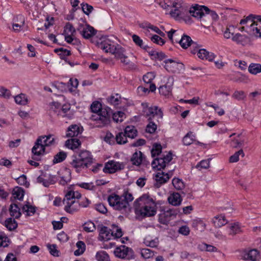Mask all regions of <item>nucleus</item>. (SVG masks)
Listing matches in <instances>:
<instances>
[{
  "label": "nucleus",
  "mask_w": 261,
  "mask_h": 261,
  "mask_svg": "<svg viewBox=\"0 0 261 261\" xmlns=\"http://www.w3.org/2000/svg\"><path fill=\"white\" fill-rule=\"evenodd\" d=\"M59 177L60 179L59 184L64 186L68 183L71 179L70 170L67 168L60 169L58 172Z\"/></svg>",
  "instance_id": "nucleus-17"
},
{
  "label": "nucleus",
  "mask_w": 261,
  "mask_h": 261,
  "mask_svg": "<svg viewBox=\"0 0 261 261\" xmlns=\"http://www.w3.org/2000/svg\"><path fill=\"white\" fill-rule=\"evenodd\" d=\"M95 257L98 261H109V256L104 251L97 252Z\"/></svg>",
  "instance_id": "nucleus-52"
},
{
  "label": "nucleus",
  "mask_w": 261,
  "mask_h": 261,
  "mask_svg": "<svg viewBox=\"0 0 261 261\" xmlns=\"http://www.w3.org/2000/svg\"><path fill=\"white\" fill-rule=\"evenodd\" d=\"M93 114L90 117L92 124L96 127H103L110 122V111L109 108H102L98 101H95L91 106Z\"/></svg>",
  "instance_id": "nucleus-2"
},
{
  "label": "nucleus",
  "mask_w": 261,
  "mask_h": 261,
  "mask_svg": "<svg viewBox=\"0 0 261 261\" xmlns=\"http://www.w3.org/2000/svg\"><path fill=\"white\" fill-rule=\"evenodd\" d=\"M99 237L101 240L107 241L114 237L113 231L108 227L102 226L99 230Z\"/></svg>",
  "instance_id": "nucleus-20"
},
{
  "label": "nucleus",
  "mask_w": 261,
  "mask_h": 261,
  "mask_svg": "<svg viewBox=\"0 0 261 261\" xmlns=\"http://www.w3.org/2000/svg\"><path fill=\"white\" fill-rule=\"evenodd\" d=\"M165 68L169 72L179 73L184 70V65L172 59H167L164 61Z\"/></svg>",
  "instance_id": "nucleus-10"
},
{
  "label": "nucleus",
  "mask_w": 261,
  "mask_h": 261,
  "mask_svg": "<svg viewBox=\"0 0 261 261\" xmlns=\"http://www.w3.org/2000/svg\"><path fill=\"white\" fill-rule=\"evenodd\" d=\"M93 156L88 150H82L71 156L69 164L77 172L88 168L93 163Z\"/></svg>",
  "instance_id": "nucleus-3"
},
{
  "label": "nucleus",
  "mask_w": 261,
  "mask_h": 261,
  "mask_svg": "<svg viewBox=\"0 0 261 261\" xmlns=\"http://www.w3.org/2000/svg\"><path fill=\"white\" fill-rule=\"evenodd\" d=\"M16 180L19 185L24 186L27 188H28L30 186L29 182L27 181V176L24 174L16 178Z\"/></svg>",
  "instance_id": "nucleus-56"
},
{
  "label": "nucleus",
  "mask_w": 261,
  "mask_h": 261,
  "mask_svg": "<svg viewBox=\"0 0 261 261\" xmlns=\"http://www.w3.org/2000/svg\"><path fill=\"white\" fill-rule=\"evenodd\" d=\"M145 156L141 151H136L133 153L130 161L134 165L139 166L142 163Z\"/></svg>",
  "instance_id": "nucleus-25"
},
{
  "label": "nucleus",
  "mask_w": 261,
  "mask_h": 261,
  "mask_svg": "<svg viewBox=\"0 0 261 261\" xmlns=\"http://www.w3.org/2000/svg\"><path fill=\"white\" fill-rule=\"evenodd\" d=\"M226 229L228 234L232 236L239 233L241 231L240 227L237 224H232L227 226Z\"/></svg>",
  "instance_id": "nucleus-39"
},
{
  "label": "nucleus",
  "mask_w": 261,
  "mask_h": 261,
  "mask_svg": "<svg viewBox=\"0 0 261 261\" xmlns=\"http://www.w3.org/2000/svg\"><path fill=\"white\" fill-rule=\"evenodd\" d=\"M17 19L20 20V23H15L13 24V29L15 32H20L24 25V18L22 15L17 16Z\"/></svg>",
  "instance_id": "nucleus-42"
},
{
  "label": "nucleus",
  "mask_w": 261,
  "mask_h": 261,
  "mask_svg": "<svg viewBox=\"0 0 261 261\" xmlns=\"http://www.w3.org/2000/svg\"><path fill=\"white\" fill-rule=\"evenodd\" d=\"M155 74L153 72H150L147 73L143 77V81L146 84H150L152 81L154 79Z\"/></svg>",
  "instance_id": "nucleus-64"
},
{
  "label": "nucleus",
  "mask_w": 261,
  "mask_h": 261,
  "mask_svg": "<svg viewBox=\"0 0 261 261\" xmlns=\"http://www.w3.org/2000/svg\"><path fill=\"white\" fill-rule=\"evenodd\" d=\"M212 221L214 225L216 227H221L227 223V221L225 216L222 215L214 217Z\"/></svg>",
  "instance_id": "nucleus-28"
},
{
  "label": "nucleus",
  "mask_w": 261,
  "mask_h": 261,
  "mask_svg": "<svg viewBox=\"0 0 261 261\" xmlns=\"http://www.w3.org/2000/svg\"><path fill=\"white\" fill-rule=\"evenodd\" d=\"M124 134L126 137L134 138L137 135V130L134 126H127L124 129Z\"/></svg>",
  "instance_id": "nucleus-38"
},
{
  "label": "nucleus",
  "mask_w": 261,
  "mask_h": 261,
  "mask_svg": "<svg viewBox=\"0 0 261 261\" xmlns=\"http://www.w3.org/2000/svg\"><path fill=\"white\" fill-rule=\"evenodd\" d=\"M172 185L177 190H181L185 187L184 182L178 178H174L172 179Z\"/></svg>",
  "instance_id": "nucleus-48"
},
{
  "label": "nucleus",
  "mask_w": 261,
  "mask_h": 261,
  "mask_svg": "<svg viewBox=\"0 0 261 261\" xmlns=\"http://www.w3.org/2000/svg\"><path fill=\"white\" fill-rule=\"evenodd\" d=\"M9 212L10 215L15 219H18L21 216V213L20 212V208L18 205L16 204H12L10 205L9 208Z\"/></svg>",
  "instance_id": "nucleus-36"
},
{
  "label": "nucleus",
  "mask_w": 261,
  "mask_h": 261,
  "mask_svg": "<svg viewBox=\"0 0 261 261\" xmlns=\"http://www.w3.org/2000/svg\"><path fill=\"white\" fill-rule=\"evenodd\" d=\"M210 159L202 160L199 163H198V164L196 165V168L199 170H201L202 169H207L210 167Z\"/></svg>",
  "instance_id": "nucleus-62"
},
{
  "label": "nucleus",
  "mask_w": 261,
  "mask_h": 261,
  "mask_svg": "<svg viewBox=\"0 0 261 261\" xmlns=\"http://www.w3.org/2000/svg\"><path fill=\"white\" fill-rule=\"evenodd\" d=\"M173 79L172 77L168 79L167 83L159 88V93L164 96H168L171 94Z\"/></svg>",
  "instance_id": "nucleus-19"
},
{
  "label": "nucleus",
  "mask_w": 261,
  "mask_h": 261,
  "mask_svg": "<svg viewBox=\"0 0 261 261\" xmlns=\"http://www.w3.org/2000/svg\"><path fill=\"white\" fill-rule=\"evenodd\" d=\"M142 105L143 108V115L148 118V121L151 120L154 117H157L160 119L163 118V113L161 108L157 106L149 107L147 103H143Z\"/></svg>",
  "instance_id": "nucleus-9"
},
{
  "label": "nucleus",
  "mask_w": 261,
  "mask_h": 261,
  "mask_svg": "<svg viewBox=\"0 0 261 261\" xmlns=\"http://www.w3.org/2000/svg\"><path fill=\"white\" fill-rule=\"evenodd\" d=\"M13 195L15 198L22 200L24 196V191L21 188L16 187L13 190Z\"/></svg>",
  "instance_id": "nucleus-51"
},
{
  "label": "nucleus",
  "mask_w": 261,
  "mask_h": 261,
  "mask_svg": "<svg viewBox=\"0 0 261 261\" xmlns=\"http://www.w3.org/2000/svg\"><path fill=\"white\" fill-rule=\"evenodd\" d=\"M67 157V153L64 151H60L57 153L53 159V162L54 164L61 163L64 161Z\"/></svg>",
  "instance_id": "nucleus-45"
},
{
  "label": "nucleus",
  "mask_w": 261,
  "mask_h": 261,
  "mask_svg": "<svg viewBox=\"0 0 261 261\" xmlns=\"http://www.w3.org/2000/svg\"><path fill=\"white\" fill-rule=\"evenodd\" d=\"M198 57L201 60H206L212 61L215 58L214 54L208 51L204 48H201L197 54Z\"/></svg>",
  "instance_id": "nucleus-22"
},
{
  "label": "nucleus",
  "mask_w": 261,
  "mask_h": 261,
  "mask_svg": "<svg viewBox=\"0 0 261 261\" xmlns=\"http://www.w3.org/2000/svg\"><path fill=\"white\" fill-rule=\"evenodd\" d=\"M246 97L245 93L243 91L236 90L232 95V97L238 100H243L245 99Z\"/></svg>",
  "instance_id": "nucleus-54"
},
{
  "label": "nucleus",
  "mask_w": 261,
  "mask_h": 261,
  "mask_svg": "<svg viewBox=\"0 0 261 261\" xmlns=\"http://www.w3.org/2000/svg\"><path fill=\"white\" fill-rule=\"evenodd\" d=\"M61 108V105L58 102H52L49 104L48 111L50 113L59 115L60 110Z\"/></svg>",
  "instance_id": "nucleus-35"
},
{
  "label": "nucleus",
  "mask_w": 261,
  "mask_h": 261,
  "mask_svg": "<svg viewBox=\"0 0 261 261\" xmlns=\"http://www.w3.org/2000/svg\"><path fill=\"white\" fill-rule=\"evenodd\" d=\"M97 46L99 48L105 50L106 53H109L112 55L114 54V46L111 43V41L108 39H104L100 42H97Z\"/></svg>",
  "instance_id": "nucleus-21"
},
{
  "label": "nucleus",
  "mask_w": 261,
  "mask_h": 261,
  "mask_svg": "<svg viewBox=\"0 0 261 261\" xmlns=\"http://www.w3.org/2000/svg\"><path fill=\"white\" fill-rule=\"evenodd\" d=\"M16 103L21 105H26L28 102L27 96L24 94H20L14 97Z\"/></svg>",
  "instance_id": "nucleus-46"
},
{
  "label": "nucleus",
  "mask_w": 261,
  "mask_h": 261,
  "mask_svg": "<svg viewBox=\"0 0 261 261\" xmlns=\"http://www.w3.org/2000/svg\"><path fill=\"white\" fill-rule=\"evenodd\" d=\"M38 138H41L42 145L45 148L46 146L54 145L56 143V139L52 135L40 136Z\"/></svg>",
  "instance_id": "nucleus-26"
},
{
  "label": "nucleus",
  "mask_w": 261,
  "mask_h": 261,
  "mask_svg": "<svg viewBox=\"0 0 261 261\" xmlns=\"http://www.w3.org/2000/svg\"><path fill=\"white\" fill-rule=\"evenodd\" d=\"M192 42L193 41L191 37L186 35H184L180 40L178 41L180 45L185 49L190 47Z\"/></svg>",
  "instance_id": "nucleus-33"
},
{
  "label": "nucleus",
  "mask_w": 261,
  "mask_h": 261,
  "mask_svg": "<svg viewBox=\"0 0 261 261\" xmlns=\"http://www.w3.org/2000/svg\"><path fill=\"white\" fill-rule=\"evenodd\" d=\"M103 171L105 173H114V162L111 161L107 163L103 169Z\"/></svg>",
  "instance_id": "nucleus-53"
},
{
  "label": "nucleus",
  "mask_w": 261,
  "mask_h": 261,
  "mask_svg": "<svg viewBox=\"0 0 261 261\" xmlns=\"http://www.w3.org/2000/svg\"><path fill=\"white\" fill-rule=\"evenodd\" d=\"M45 148L42 145L41 138H38L32 149V159L36 161L40 160L41 156L45 152Z\"/></svg>",
  "instance_id": "nucleus-13"
},
{
  "label": "nucleus",
  "mask_w": 261,
  "mask_h": 261,
  "mask_svg": "<svg viewBox=\"0 0 261 261\" xmlns=\"http://www.w3.org/2000/svg\"><path fill=\"white\" fill-rule=\"evenodd\" d=\"M77 31L85 39L90 38L95 35L96 33V31L92 27L83 24H79Z\"/></svg>",
  "instance_id": "nucleus-15"
},
{
  "label": "nucleus",
  "mask_w": 261,
  "mask_h": 261,
  "mask_svg": "<svg viewBox=\"0 0 261 261\" xmlns=\"http://www.w3.org/2000/svg\"><path fill=\"white\" fill-rule=\"evenodd\" d=\"M75 33V30L72 24L69 22L67 23L64 27L63 34H70L71 35H74Z\"/></svg>",
  "instance_id": "nucleus-58"
},
{
  "label": "nucleus",
  "mask_w": 261,
  "mask_h": 261,
  "mask_svg": "<svg viewBox=\"0 0 261 261\" xmlns=\"http://www.w3.org/2000/svg\"><path fill=\"white\" fill-rule=\"evenodd\" d=\"M172 176V171H169L165 173L163 171L157 172L154 176V179L156 181L154 184L157 188L160 187L162 185L167 182L169 178Z\"/></svg>",
  "instance_id": "nucleus-14"
},
{
  "label": "nucleus",
  "mask_w": 261,
  "mask_h": 261,
  "mask_svg": "<svg viewBox=\"0 0 261 261\" xmlns=\"http://www.w3.org/2000/svg\"><path fill=\"white\" fill-rule=\"evenodd\" d=\"M149 121V122L146 127V132L149 134H153L156 131L157 125L155 123L151 121V120Z\"/></svg>",
  "instance_id": "nucleus-61"
},
{
  "label": "nucleus",
  "mask_w": 261,
  "mask_h": 261,
  "mask_svg": "<svg viewBox=\"0 0 261 261\" xmlns=\"http://www.w3.org/2000/svg\"><path fill=\"white\" fill-rule=\"evenodd\" d=\"M57 178L54 175H47L46 174H42L39 176L37 179V183L42 184L45 187H48L51 185L55 184L57 181Z\"/></svg>",
  "instance_id": "nucleus-16"
},
{
  "label": "nucleus",
  "mask_w": 261,
  "mask_h": 261,
  "mask_svg": "<svg viewBox=\"0 0 261 261\" xmlns=\"http://www.w3.org/2000/svg\"><path fill=\"white\" fill-rule=\"evenodd\" d=\"M84 230L88 232H93L95 230V226L91 221H88L83 225Z\"/></svg>",
  "instance_id": "nucleus-60"
},
{
  "label": "nucleus",
  "mask_w": 261,
  "mask_h": 261,
  "mask_svg": "<svg viewBox=\"0 0 261 261\" xmlns=\"http://www.w3.org/2000/svg\"><path fill=\"white\" fill-rule=\"evenodd\" d=\"M143 243L146 246L153 248L158 245L159 241L156 238L152 239L150 236H147L144 239Z\"/></svg>",
  "instance_id": "nucleus-37"
},
{
  "label": "nucleus",
  "mask_w": 261,
  "mask_h": 261,
  "mask_svg": "<svg viewBox=\"0 0 261 261\" xmlns=\"http://www.w3.org/2000/svg\"><path fill=\"white\" fill-rule=\"evenodd\" d=\"M5 226L9 230H12L17 227V223L12 218L7 219L5 221Z\"/></svg>",
  "instance_id": "nucleus-44"
},
{
  "label": "nucleus",
  "mask_w": 261,
  "mask_h": 261,
  "mask_svg": "<svg viewBox=\"0 0 261 261\" xmlns=\"http://www.w3.org/2000/svg\"><path fill=\"white\" fill-rule=\"evenodd\" d=\"M253 18V15L250 14L241 20L240 24L246 25V32L250 35L261 38V21L255 22Z\"/></svg>",
  "instance_id": "nucleus-6"
},
{
  "label": "nucleus",
  "mask_w": 261,
  "mask_h": 261,
  "mask_svg": "<svg viewBox=\"0 0 261 261\" xmlns=\"http://www.w3.org/2000/svg\"><path fill=\"white\" fill-rule=\"evenodd\" d=\"M249 72L252 74H256L261 72V64L251 63L248 67Z\"/></svg>",
  "instance_id": "nucleus-43"
},
{
  "label": "nucleus",
  "mask_w": 261,
  "mask_h": 261,
  "mask_svg": "<svg viewBox=\"0 0 261 261\" xmlns=\"http://www.w3.org/2000/svg\"><path fill=\"white\" fill-rule=\"evenodd\" d=\"M118 245H115V246H117L115 248V256L120 258H124L128 254L129 248L125 245L118 246Z\"/></svg>",
  "instance_id": "nucleus-23"
},
{
  "label": "nucleus",
  "mask_w": 261,
  "mask_h": 261,
  "mask_svg": "<svg viewBox=\"0 0 261 261\" xmlns=\"http://www.w3.org/2000/svg\"><path fill=\"white\" fill-rule=\"evenodd\" d=\"M55 51L58 54L60 58L62 59H65L67 56L70 55V51L63 48H57L55 49Z\"/></svg>",
  "instance_id": "nucleus-50"
},
{
  "label": "nucleus",
  "mask_w": 261,
  "mask_h": 261,
  "mask_svg": "<svg viewBox=\"0 0 261 261\" xmlns=\"http://www.w3.org/2000/svg\"><path fill=\"white\" fill-rule=\"evenodd\" d=\"M141 256L145 259H148L152 257L154 255V252L151 250L147 248H144L141 249Z\"/></svg>",
  "instance_id": "nucleus-49"
},
{
  "label": "nucleus",
  "mask_w": 261,
  "mask_h": 261,
  "mask_svg": "<svg viewBox=\"0 0 261 261\" xmlns=\"http://www.w3.org/2000/svg\"><path fill=\"white\" fill-rule=\"evenodd\" d=\"M188 5L182 0H174L172 4L170 14L176 20H183L186 23H190L192 21L188 15Z\"/></svg>",
  "instance_id": "nucleus-4"
},
{
  "label": "nucleus",
  "mask_w": 261,
  "mask_h": 261,
  "mask_svg": "<svg viewBox=\"0 0 261 261\" xmlns=\"http://www.w3.org/2000/svg\"><path fill=\"white\" fill-rule=\"evenodd\" d=\"M209 12L210 9L208 7L198 4L193 6L189 10L188 9V14L190 13L192 16L197 19H200L205 14H208Z\"/></svg>",
  "instance_id": "nucleus-11"
},
{
  "label": "nucleus",
  "mask_w": 261,
  "mask_h": 261,
  "mask_svg": "<svg viewBox=\"0 0 261 261\" xmlns=\"http://www.w3.org/2000/svg\"><path fill=\"white\" fill-rule=\"evenodd\" d=\"M115 59L120 61L122 66L128 69L137 68V66L128 59L125 49L119 45L115 46Z\"/></svg>",
  "instance_id": "nucleus-8"
},
{
  "label": "nucleus",
  "mask_w": 261,
  "mask_h": 261,
  "mask_svg": "<svg viewBox=\"0 0 261 261\" xmlns=\"http://www.w3.org/2000/svg\"><path fill=\"white\" fill-rule=\"evenodd\" d=\"M182 198L178 193L174 192L170 195L168 201L170 204L173 206L179 205L182 201Z\"/></svg>",
  "instance_id": "nucleus-24"
},
{
  "label": "nucleus",
  "mask_w": 261,
  "mask_h": 261,
  "mask_svg": "<svg viewBox=\"0 0 261 261\" xmlns=\"http://www.w3.org/2000/svg\"><path fill=\"white\" fill-rule=\"evenodd\" d=\"M115 229V245L119 244L120 243L124 244L125 242L128 240V238H121L122 236H123V232L121 229L118 228V227L116 225Z\"/></svg>",
  "instance_id": "nucleus-27"
},
{
  "label": "nucleus",
  "mask_w": 261,
  "mask_h": 261,
  "mask_svg": "<svg viewBox=\"0 0 261 261\" xmlns=\"http://www.w3.org/2000/svg\"><path fill=\"white\" fill-rule=\"evenodd\" d=\"M177 214L178 211L175 209L162 210L159 215V221L163 224H166L175 218Z\"/></svg>",
  "instance_id": "nucleus-12"
},
{
  "label": "nucleus",
  "mask_w": 261,
  "mask_h": 261,
  "mask_svg": "<svg viewBox=\"0 0 261 261\" xmlns=\"http://www.w3.org/2000/svg\"><path fill=\"white\" fill-rule=\"evenodd\" d=\"M195 141H196V136L192 132L188 133L182 138V143L186 146H189Z\"/></svg>",
  "instance_id": "nucleus-29"
},
{
  "label": "nucleus",
  "mask_w": 261,
  "mask_h": 261,
  "mask_svg": "<svg viewBox=\"0 0 261 261\" xmlns=\"http://www.w3.org/2000/svg\"><path fill=\"white\" fill-rule=\"evenodd\" d=\"M151 165L153 168H156L159 170L166 166V164L162 157L154 159L152 162Z\"/></svg>",
  "instance_id": "nucleus-31"
},
{
  "label": "nucleus",
  "mask_w": 261,
  "mask_h": 261,
  "mask_svg": "<svg viewBox=\"0 0 261 261\" xmlns=\"http://www.w3.org/2000/svg\"><path fill=\"white\" fill-rule=\"evenodd\" d=\"M134 197L127 189L123 190L121 195L115 194V210L126 211L129 206V203L132 201Z\"/></svg>",
  "instance_id": "nucleus-7"
},
{
  "label": "nucleus",
  "mask_w": 261,
  "mask_h": 261,
  "mask_svg": "<svg viewBox=\"0 0 261 261\" xmlns=\"http://www.w3.org/2000/svg\"><path fill=\"white\" fill-rule=\"evenodd\" d=\"M115 141L119 144H125L127 142V137L124 133H119L115 137Z\"/></svg>",
  "instance_id": "nucleus-59"
},
{
  "label": "nucleus",
  "mask_w": 261,
  "mask_h": 261,
  "mask_svg": "<svg viewBox=\"0 0 261 261\" xmlns=\"http://www.w3.org/2000/svg\"><path fill=\"white\" fill-rule=\"evenodd\" d=\"M234 28L233 25L229 26L227 28L224 32V37L226 39L231 38L232 40V37L234 36L233 31Z\"/></svg>",
  "instance_id": "nucleus-63"
},
{
  "label": "nucleus",
  "mask_w": 261,
  "mask_h": 261,
  "mask_svg": "<svg viewBox=\"0 0 261 261\" xmlns=\"http://www.w3.org/2000/svg\"><path fill=\"white\" fill-rule=\"evenodd\" d=\"M22 211L26 213L27 216H32L36 212V209L34 206L26 204L22 207Z\"/></svg>",
  "instance_id": "nucleus-57"
},
{
  "label": "nucleus",
  "mask_w": 261,
  "mask_h": 261,
  "mask_svg": "<svg viewBox=\"0 0 261 261\" xmlns=\"http://www.w3.org/2000/svg\"><path fill=\"white\" fill-rule=\"evenodd\" d=\"M81 145L80 140L77 139H71L68 140L65 142V146L72 150L77 148Z\"/></svg>",
  "instance_id": "nucleus-34"
},
{
  "label": "nucleus",
  "mask_w": 261,
  "mask_h": 261,
  "mask_svg": "<svg viewBox=\"0 0 261 261\" xmlns=\"http://www.w3.org/2000/svg\"><path fill=\"white\" fill-rule=\"evenodd\" d=\"M80 133V127L77 125H72L68 127L66 137L73 138L77 136Z\"/></svg>",
  "instance_id": "nucleus-32"
},
{
  "label": "nucleus",
  "mask_w": 261,
  "mask_h": 261,
  "mask_svg": "<svg viewBox=\"0 0 261 261\" xmlns=\"http://www.w3.org/2000/svg\"><path fill=\"white\" fill-rule=\"evenodd\" d=\"M81 197V194L77 191H68L63 200L65 205L64 210L70 214H73L79 211L81 207L78 199Z\"/></svg>",
  "instance_id": "nucleus-5"
},
{
  "label": "nucleus",
  "mask_w": 261,
  "mask_h": 261,
  "mask_svg": "<svg viewBox=\"0 0 261 261\" xmlns=\"http://www.w3.org/2000/svg\"><path fill=\"white\" fill-rule=\"evenodd\" d=\"M241 155L243 158L245 155L243 150L240 149L238 151L236 152L234 154L230 156L229 158V162L231 163H235L239 160V156Z\"/></svg>",
  "instance_id": "nucleus-55"
},
{
  "label": "nucleus",
  "mask_w": 261,
  "mask_h": 261,
  "mask_svg": "<svg viewBox=\"0 0 261 261\" xmlns=\"http://www.w3.org/2000/svg\"><path fill=\"white\" fill-rule=\"evenodd\" d=\"M246 255V258L252 261L257 260L260 258L259 252L256 249L250 250Z\"/></svg>",
  "instance_id": "nucleus-40"
},
{
  "label": "nucleus",
  "mask_w": 261,
  "mask_h": 261,
  "mask_svg": "<svg viewBox=\"0 0 261 261\" xmlns=\"http://www.w3.org/2000/svg\"><path fill=\"white\" fill-rule=\"evenodd\" d=\"M191 223L192 226L196 230H199L200 231H202L205 228V224L201 219L199 218L193 220Z\"/></svg>",
  "instance_id": "nucleus-30"
},
{
  "label": "nucleus",
  "mask_w": 261,
  "mask_h": 261,
  "mask_svg": "<svg viewBox=\"0 0 261 261\" xmlns=\"http://www.w3.org/2000/svg\"><path fill=\"white\" fill-rule=\"evenodd\" d=\"M232 41L237 44L246 46L250 44L251 40L249 37L240 33H236L232 37Z\"/></svg>",
  "instance_id": "nucleus-18"
},
{
  "label": "nucleus",
  "mask_w": 261,
  "mask_h": 261,
  "mask_svg": "<svg viewBox=\"0 0 261 261\" xmlns=\"http://www.w3.org/2000/svg\"><path fill=\"white\" fill-rule=\"evenodd\" d=\"M77 249L74 251V254L75 256H79L84 253L86 250L85 244L81 241H78L76 244Z\"/></svg>",
  "instance_id": "nucleus-41"
},
{
  "label": "nucleus",
  "mask_w": 261,
  "mask_h": 261,
  "mask_svg": "<svg viewBox=\"0 0 261 261\" xmlns=\"http://www.w3.org/2000/svg\"><path fill=\"white\" fill-rule=\"evenodd\" d=\"M134 206L135 214L143 217H151L156 213L154 200L146 194L143 195L136 200Z\"/></svg>",
  "instance_id": "nucleus-1"
},
{
  "label": "nucleus",
  "mask_w": 261,
  "mask_h": 261,
  "mask_svg": "<svg viewBox=\"0 0 261 261\" xmlns=\"http://www.w3.org/2000/svg\"><path fill=\"white\" fill-rule=\"evenodd\" d=\"M162 147L160 144L154 143L152 145V148L151 150V153L152 157L158 156L162 152Z\"/></svg>",
  "instance_id": "nucleus-47"
}]
</instances>
